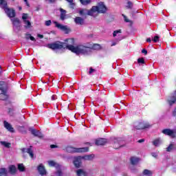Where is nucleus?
<instances>
[{"instance_id": "nucleus-1", "label": "nucleus", "mask_w": 176, "mask_h": 176, "mask_svg": "<svg viewBox=\"0 0 176 176\" xmlns=\"http://www.w3.org/2000/svg\"><path fill=\"white\" fill-rule=\"evenodd\" d=\"M65 42L67 43L66 49H68L72 53H76V54H89V53H91V48L89 47L83 45L74 46L75 45V40L74 38L66 39Z\"/></svg>"}, {"instance_id": "nucleus-2", "label": "nucleus", "mask_w": 176, "mask_h": 176, "mask_svg": "<svg viewBox=\"0 0 176 176\" xmlns=\"http://www.w3.org/2000/svg\"><path fill=\"white\" fill-rule=\"evenodd\" d=\"M0 8L4 10L5 13H6L7 16L10 19H13V17H16V10L13 8H8V1H3L1 4H0Z\"/></svg>"}, {"instance_id": "nucleus-3", "label": "nucleus", "mask_w": 176, "mask_h": 176, "mask_svg": "<svg viewBox=\"0 0 176 176\" xmlns=\"http://www.w3.org/2000/svg\"><path fill=\"white\" fill-rule=\"evenodd\" d=\"M65 45V43L57 41L47 44V47L52 50H61V49H65V47H64Z\"/></svg>"}, {"instance_id": "nucleus-4", "label": "nucleus", "mask_w": 176, "mask_h": 176, "mask_svg": "<svg viewBox=\"0 0 176 176\" xmlns=\"http://www.w3.org/2000/svg\"><path fill=\"white\" fill-rule=\"evenodd\" d=\"M66 151L68 153H85L86 152H89V147L75 148L72 146H67L66 148Z\"/></svg>"}, {"instance_id": "nucleus-5", "label": "nucleus", "mask_w": 176, "mask_h": 176, "mask_svg": "<svg viewBox=\"0 0 176 176\" xmlns=\"http://www.w3.org/2000/svg\"><path fill=\"white\" fill-rule=\"evenodd\" d=\"M95 8H96V12H98V13H102L103 14L107 13L108 10V8H107L103 2L98 3V6H95Z\"/></svg>"}, {"instance_id": "nucleus-6", "label": "nucleus", "mask_w": 176, "mask_h": 176, "mask_svg": "<svg viewBox=\"0 0 176 176\" xmlns=\"http://www.w3.org/2000/svg\"><path fill=\"white\" fill-rule=\"evenodd\" d=\"M150 127H152V125L148 122H140L135 126V129L136 130H145V129H150Z\"/></svg>"}, {"instance_id": "nucleus-7", "label": "nucleus", "mask_w": 176, "mask_h": 176, "mask_svg": "<svg viewBox=\"0 0 176 176\" xmlns=\"http://www.w3.org/2000/svg\"><path fill=\"white\" fill-rule=\"evenodd\" d=\"M22 153H28L31 159H34V151H32V146H30L29 148H21Z\"/></svg>"}, {"instance_id": "nucleus-8", "label": "nucleus", "mask_w": 176, "mask_h": 176, "mask_svg": "<svg viewBox=\"0 0 176 176\" xmlns=\"http://www.w3.org/2000/svg\"><path fill=\"white\" fill-rule=\"evenodd\" d=\"M29 131H30L31 134H32V135H34V137H38V138H43V134H42V133L34 128H29Z\"/></svg>"}, {"instance_id": "nucleus-9", "label": "nucleus", "mask_w": 176, "mask_h": 176, "mask_svg": "<svg viewBox=\"0 0 176 176\" xmlns=\"http://www.w3.org/2000/svg\"><path fill=\"white\" fill-rule=\"evenodd\" d=\"M56 28H58L59 30H61V31H65V34H69V32L71 31L67 26L63 25L60 23H58L57 21L54 22Z\"/></svg>"}, {"instance_id": "nucleus-10", "label": "nucleus", "mask_w": 176, "mask_h": 176, "mask_svg": "<svg viewBox=\"0 0 176 176\" xmlns=\"http://www.w3.org/2000/svg\"><path fill=\"white\" fill-rule=\"evenodd\" d=\"M162 133L165 135H168L169 137H171L172 138H175V132L174 131L170 129H165L162 130Z\"/></svg>"}, {"instance_id": "nucleus-11", "label": "nucleus", "mask_w": 176, "mask_h": 176, "mask_svg": "<svg viewBox=\"0 0 176 176\" xmlns=\"http://www.w3.org/2000/svg\"><path fill=\"white\" fill-rule=\"evenodd\" d=\"M73 164L76 168H80L82 166V157H76L73 161Z\"/></svg>"}, {"instance_id": "nucleus-12", "label": "nucleus", "mask_w": 176, "mask_h": 176, "mask_svg": "<svg viewBox=\"0 0 176 176\" xmlns=\"http://www.w3.org/2000/svg\"><path fill=\"white\" fill-rule=\"evenodd\" d=\"M3 124H4L5 129H6L8 131H10V133H14V128H13V126H12V124H10L6 120L3 121Z\"/></svg>"}, {"instance_id": "nucleus-13", "label": "nucleus", "mask_w": 176, "mask_h": 176, "mask_svg": "<svg viewBox=\"0 0 176 176\" xmlns=\"http://www.w3.org/2000/svg\"><path fill=\"white\" fill-rule=\"evenodd\" d=\"M37 170L40 174V175H46V169H45V166L43 164H40L37 167Z\"/></svg>"}, {"instance_id": "nucleus-14", "label": "nucleus", "mask_w": 176, "mask_h": 176, "mask_svg": "<svg viewBox=\"0 0 176 176\" xmlns=\"http://www.w3.org/2000/svg\"><path fill=\"white\" fill-rule=\"evenodd\" d=\"M107 142L108 141L105 138H98L96 140L95 144L98 146L105 145Z\"/></svg>"}, {"instance_id": "nucleus-15", "label": "nucleus", "mask_w": 176, "mask_h": 176, "mask_svg": "<svg viewBox=\"0 0 176 176\" xmlns=\"http://www.w3.org/2000/svg\"><path fill=\"white\" fill-rule=\"evenodd\" d=\"M169 105H173L176 102V90L170 96V99L168 100Z\"/></svg>"}, {"instance_id": "nucleus-16", "label": "nucleus", "mask_w": 176, "mask_h": 176, "mask_svg": "<svg viewBox=\"0 0 176 176\" xmlns=\"http://www.w3.org/2000/svg\"><path fill=\"white\" fill-rule=\"evenodd\" d=\"M74 23H76V24H77V25H84L85 19H83L80 16H76L74 19Z\"/></svg>"}, {"instance_id": "nucleus-17", "label": "nucleus", "mask_w": 176, "mask_h": 176, "mask_svg": "<svg viewBox=\"0 0 176 176\" xmlns=\"http://www.w3.org/2000/svg\"><path fill=\"white\" fill-rule=\"evenodd\" d=\"M8 170L11 175H16V173H17V168H16L15 165H10Z\"/></svg>"}, {"instance_id": "nucleus-18", "label": "nucleus", "mask_w": 176, "mask_h": 176, "mask_svg": "<svg viewBox=\"0 0 176 176\" xmlns=\"http://www.w3.org/2000/svg\"><path fill=\"white\" fill-rule=\"evenodd\" d=\"M2 93L0 94V100L1 101H6V100H8V98H9V96L8 94H6V91H5V89H3V90H1Z\"/></svg>"}, {"instance_id": "nucleus-19", "label": "nucleus", "mask_w": 176, "mask_h": 176, "mask_svg": "<svg viewBox=\"0 0 176 176\" xmlns=\"http://www.w3.org/2000/svg\"><path fill=\"white\" fill-rule=\"evenodd\" d=\"M130 160H131V164L133 166H135V164H138V162H140V158L135 157H131Z\"/></svg>"}, {"instance_id": "nucleus-20", "label": "nucleus", "mask_w": 176, "mask_h": 176, "mask_svg": "<svg viewBox=\"0 0 176 176\" xmlns=\"http://www.w3.org/2000/svg\"><path fill=\"white\" fill-rule=\"evenodd\" d=\"M96 9L97 8H96L95 6H93L90 10H87V14L88 16H93V14H94V13L97 12Z\"/></svg>"}, {"instance_id": "nucleus-21", "label": "nucleus", "mask_w": 176, "mask_h": 176, "mask_svg": "<svg viewBox=\"0 0 176 176\" xmlns=\"http://www.w3.org/2000/svg\"><path fill=\"white\" fill-rule=\"evenodd\" d=\"M11 21H12L13 25H15V27L20 26V19L19 18H14L13 19H11Z\"/></svg>"}, {"instance_id": "nucleus-22", "label": "nucleus", "mask_w": 176, "mask_h": 176, "mask_svg": "<svg viewBox=\"0 0 176 176\" xmlns=\"http://www.w3.org/2000/svg\"><path fill=\"white\" fill-rule=\"evenodd\" d=\"M77 176H87V173L83 169H78L76 171Z\"/></svg>"}, {"instance_id": "nucleus-23", "label": "nucleus", "mask_w": 176, "mask_h": 176, "mask_svg": "<svg viewBox=\"0 0 176 176\" xmlns=\"http://www.w3.org/2000/svg\"><path fill=\"white\" fill-rule=\"evenodd\" d=\"M60 20L62 21L65 20V14L67 13V11H65V10L63 8H60Z\"/></svg>"}, {"instance_id": "nucleus-24", "label": "nucleus", "mask_w": 176, "mask_h": 176, "mask_svg": "<svg viewBox=\"0 0 176 176\" xmlns=\"http://www.w3.org/2000/svg\"><path fill=\"white\" fill-rule=\"evenodd\" d=\"M0 176H8V170L5 168H0Z\"/></svg>"}, {"instance_id": "nucleus-25", "label": "nucleus", "mask_w": 176, "mask_h": 176, "mask_svg": "<svg viewBox=\"0 0 176 176\" xmlns=\"http://www.w3.org/2000/svg\"><path fill=\"white\" fill-rule=\"evenodd\" d=\"M143 175H146V176H152L153 175V173L151 172V170H148V169H144L142 173Z\"/></svg>"}, {"instance_id": "nucleus-26", "label": "nucleus", "mask_w": 176, "mask_h": 176, "mask_svg": "<svg viewBox=\"0 0 176 176\" xmlns=\"http://www.w3.org/2000/svg\"><path fill=\"white\" fill-rule=\"evenodd\" d=\"M123 146L120 145V143L119 142V140H116L114 142V148L115 149H119V148H122Z\"/></svg>"}, {"instance_id": "nucleus-27", "label": "nucleus", "mask_w": 176, "mask_h": 176, "mask_svg": "<svg viewBox=\"0 0 176 176\" xmlns=\"http://www.w3.org/2000/svg\"><path fill=\"white\" fill-rule=\"evenodd\" d=\"M18 170L21 173H23V171H25V167H24V164H18Z\"/></svg>"}, {"instance_id": "nucleus-28", "label": "nucleus", "mask_w": 176, "mask_h": 176, "mask_svg": "<svg viewBox=\"0 0 176 176\" xmlns=\"http://www.w3.org/2000/svg\"><path fill=\"white\" fill-rule=\"evenodd\" d=\"M80 2L82 3V5H84L85 6H86L91 3V0H80Z\"/></svg>"}, {"instance_id": "nucleus-29", "label": "nucleus", "mask_w": 176, "mask_h": 176, "mask_svg": "<svg viewBox=\"0 0 176 176\" xmlns=\"http://www.w3.org/2000/svg\"><path fill=\"white\" fill-rule=\"evenodd\" d=\"M174 149V144L171 143L169 146L166 148V152H171Z\"/></svg>"}, {"instance_id": "nucleus-30", "label": "nucleus", "mask_w": 176, "mask_h": 176, "mask_svg": "<svg viewBox=\"0 0 176 176\" xmlns=\"http://www.w3.org/2000/svg\"><path fill=\"white\" fill-rule=\"evenodd\" d=\"M1 145H3L6 148H10L12 146V144L6 142H1Z\"/></svg>"}, {"instance_id": "nucleus-31", "label": "nucleus", "mask_w": 176, "mask_h": 176, "mask_svg": "<svg viewBox=\"0 0 176 176\" xmlns=\"http://www.w3.org/2000/svg\"><path fill=\"white\" fill-rule=\"evenodd\" d=\"M92 49H94V50H100L101 49V45L99 44H94Z\"/></svg>"}, {"instance_id": "nucleus-32", "label": "nucleus", "mask_w": 176, "mask_h": 176, "mask_svg": "<svg viewBox=\"0 0 176 176\" xmlns=\"http://www.w3.org/2000/svg\"><path fill=\"white\" fill-rule=\"evenodd\" d=\"M133 5H134V4H133V2H131V1H128L126 8V9H133Z\"/></svg>"}, {"instance_id": "nucleus-33", "label": "nucleus", "mask_w": 176, "mask_h": 176, "mask_svg": "<svg viewBox=\"0 0 176 176\" xmlns=\"http://www.w3.org/2000/svg\"><path fill=\"white\" fill-rule=\"evenodd\" d=\"M85 160H91L92 159H94V155L91 154V155H86L85 157Z\"/></svg>"}, {"instance_id": "nucleus-34", "label": "nucleus", "mask_w": 176, "mask_h": 176, "mask_svg": "<svg viewBox=\"0 0 176 176\" xmlns=\"http://www.w3.org/2000/svg\"><path fill=\"white\" fill-rule=\"evenodd\" d=\"M153 144L155 145V146H159L160 145V140L156 139L153 142Z\"/></svg>"}, {"instance_id": "nucleus-35", "label": "nucleus", "mask_w": 176, "mask_h": 176, "mask_svg": "<svg viewBox=\"0 0 176 176\" xmlns=\"http://www.w3.org/2000/svg\"><path fill=\"white\" fill-rule=\"evenodd\" d=\"M14 109L13 108H8V114L10 116H13V115H14Z\"/></svg>"}, {"instance_id": "nucleus-36", "label": "nucleus", "mask_w": 176, "mask_h": 176, "mask_svg": "<svg viewBox=\"0 0 176 176\" xmlns=\"http://www.w3.org/2000/svg\"><path fill=\"white\" fill-rule=\"evenodd\" d=\"M26 39H30V41H35V37L31 36L30 34H26Z\"/></svg>"}, {"instance_id": "nucleus-37", "label": "nucleus", "mask_w": 176, "mask_h": 176, "mask_svg": "<svg viewBox=\"0 0 176 176\" xmlns=\"http://www.w3.org/2000/svg\"><path fill=\"white\" fill-rule=\"evenodd\" d=\"M138 64H145V59L144 58H140L138 59Z\"/></svg>"}, {"instance_id": "nucleus-38", "label": "nucleus", "mask_w": 176, "mask_h": 176, "mask_svg": "<svg viewBox=\"0 0 176 176\" xmlns=\"http://www.w3.org/2000/svg\"><path fill=\"white\" fill-rule=\"evenodd\" d=\"M79 14L80 16H87V12H86L85 10H80L79 11Z\"/></svg>"}, {"instance_id": "nucleus-39", "label": "nucleus", "mask_w": 176, "mask_h": 176, "mask_svg": "<svg viewBox=\"0 0 176 176\" xmlns=\"http://www.w3.org/2000/svg\"><path fill=\"white\" fill-rule=\"evenodd\" d=\"M57 176H63V171L59 169L56 172Z\"/></svg>"}, {"instance_id": "nucleus-40", "label": "nucleus", "mask_w": 176, "mask_h": 176, "mask_svg": "<svg viewBox=\"0 0 176 176\" xmlns=\"http://www.w3.org/2000/svg\"><path fill=\"white\" fill-rule=\"evenodd\" d=\"M49 166H51V167H54L56 166V162L54 161H49Z\"/></svg>"}, {"instance_id": "nucleus-41", "label": "nucleus", "mask_w": 176, "mask_h": 176, "mask_svg": "<svg viewBox=\"0 0 176 176\" xmlns=\"http://www.w3.org/2000/svg\"><path fill=\"white\" fill-rule=\"evenodd\" d=\"M25 24H27V27H28V28H30V27H31V22L28 20H25L24 21Z\"/></svg>"}, {"instance_id": "nucleus-42", "label": "nucleus", "mask_w": 176, "mask_h": 176, "mask_svg": "<svg viewBox=\"0 0 176 176\" xmlns=\"http://www.w3.org/2000/svg\"><path fill=\"white\" fill-rule=\"evenodd\" d=\"M120 32H122V30H115L114 32H113V36H116V34H119V33H120Z\"/></svg>"}, {"instance_id": "nucleus-43", "label": "nucleus", "mask_w": 176, "mask_h": 176, "mask_svg": "<svg viewBox=\"0 0 176 176\" xmlns=\"http://www.w3.org/2000/svg\"><path fill=\"white\" fill-rule=\"evenodd\" d=\"M159 36H155L154 38L153 39V41L156 43V42H159Z\"/></svg>"}, {"instance_id": "nucleus-44", "label": "nucleus", "mask_w": 176, "mask_h": 176, "mask_svg": "<svg viewBox=\"0 0 176 176\" xmlns=\"http://www.w3.org/2000/svg\"><path fill=\"white\" fill-rule=\"evenodd\" d=\"M22 19H23V21H25V20H27V19H28V14H23Z\"/></svg>"}, {"instance_id": "nucleus-45", "label": "nucleus", "mask_w": 176, "mask_h": 176, "mask_svg": "<svg viewBox=\"0 0 176 176\" xmlns=\"http://www.w3.org/2000/svg\"><path fill=\"white\" fill-rule=\"evenodd\" d=\"M122 17H124V20L125 23H130V21L129 20V19H127V16H126V15L122 14Z\"/></svg>"}, {"instance_id": "nucleus-46", "label": "nucleus", "mask_w": 176, "mask_h": 176, "mask_svg": "<svg viewBox=\"0 0 176 176\" xmlns=\"http://www.w3.org/2000/svg\"><path fill=\"white\" fill-rule=\"evenodd\" d=\"M45 25L47 27H49L50 25H52V21H50V20L46 21H45Z\"/></svg>"}, {"instance_id": "nucleus-47", "label": "nucleus", "mask_w": 176, "mask_h": 176, "mask_svg": "<svg viewBox=\"0 0 176 176\" xmlns=\"http://www.w3.org/2000/svg\"><path fill=\"white\" fill-rule=\"evenodd\" d=\"M93 72H96V69H93V67H90L89 72V75H91V74H93Z\"/></svg>"}, {"instance_id": "nucleus-48", "label": "nucleus", "mask_w": 176, "mask_h": 176, "mask_svg": "<svg viewBox=\"0 0 176 176\" xmlns=\"http://www.w3.org/2000/svg\"><path fill=\"white\" fill-rule=\"evenodd\" d=\"M142 53L144 54V56H146V54H148V51L146 49H143Z\"/></svg>"}, {"instance_id": "nucleus-49", "label": "nucleus", "mask_w": 176, "mask_h": 176, "mask_svg": "<svg viewBox=\"0 0 176 176\" xmlns=\"http://www.w3.org/2000/svg\"><path fill=\"white\" fill-rule=\"evenodd\" d=\"M57 100V96L56 95H52V101H56Z\"/></svg>"}, {"instance_id": "nucleus-50", "label": "nucleus", "mask_w": 176, "mask_h": 176, "mask_svg": "<svg viewBox=\"0 0 176 176\" xmlns=\"http://www.w3.org/2000/svg\"><path fill=\"white\" fill-rule=\"evenodd\" d=\"M50 148L51 149H54V148H58V146H57L56 144H51Z\"/></svg>"}, {"instance_id": "nucleus-51", "label": "nucleus", "mask_w": 176, "mask_h": 176, "mask_svg": "<svg viewBox=\"0 0 176 176\" xmlns=\"http://www.w3.org/2000/svg\"><path fill=\"white\" fill-rule=\"evenodd\" d=\"M67 2L70 3L72 6H75V3H74V0H66Z\"/></svg>"}, {"instance_id": "nucleus-52", "label": "nucleus", "mask_w": 176, "mask_h": 176, "mask_svg": "<svg viewBox=\"0 0 176 176\" xmlns=\"http://www.w3.org/2000/svg\"><path fill=\"white\" fill-rule=\"evenodd\" d=\"M138 142H139V144H141V143H142V142H145V140H144V139L139 140L138 141Z\"/></svg>"}, {"instance_id": "nucleus-53", "label": "nucleus", "mask_w": 176, "mask_h": 176, "mask_svg": "<svg viewBox=\"0 0 176 176\" xmlns=\"http://www.w3.org/2000/svg\"><path fill=\"white\" fill-rule=\"evenodd\" d=\"M24 2H25L26 6L30 8V3H28V0H24Z\"/></svg>"}, {"instance_id": "nucleus-54", "label": "nucleus", "mask_w": 176, "mask_h": 176, "mask_svg": "<svg viewBox=\"0 0 176 176\" xmlns=\"http://www.w3.org/2000/svg\"><path fill=\"white\" fill-rule=\"evenodd\" d=\"M173 116H176V107L175 108V109L173 111Z\"/></svg>"}, {"instance_id": "nucleus-55", "label": "nucleus", "mask_w": 176, "mask_h": 176, "mask_svg": "<svg viewBox=\"0 0 176 176\" xmlns=\"http://www.w3.org/2000/svg\"><path fill=\"white\" fill-rule=\"evenodd\" d=\"M37 36L40 38L41 39H43V34H38Z\"/></svg>"}, {"instance_id": "nucleus-56", "label": "nucleus", "mask_w": 176, "mask_h": 176, "mask_svg": "<svg viewBox=\"0 0 176 176\" xmlns=\"http://www.w3.org/2000/svg\"><path fill=\"white\" fill-rule=\"evenodd\" d=\"M146 42H148V43H151V42H152V40L151 39V38H148L146 39Z\"/></svg>"}, {"instance_id": "nucleus-57", "label": "nucleus", "mask_w": 176, "mask_h": 176, "mask_svg": "<svg viewBox=\"0 0 176 176\" xmlns=\"http://www.w3.org/2000/svg\"><path fill=\"white\" fill-rule=\"evenodd\" d=\"M152 156H153V157H157V155H156V153H152Z\"/></svg>"}, {"instance_id": "nucleus-58", "label": "nucleus", "mask_w": 176, "mask_h": 176, "mask_svg": "<svg viewBox=\"0 0 176 176\" xmlns=\"http://www.w3.org/2000/svg\"><path fill=\"white\" fill-rule=\"evenodd\" d=\"M50 3H54L56 2V0H48Z\"/></svg>"}, {"instance_id": "nucleus-59", "label": "nucleus", "mask_w": 176, "mask_h": 176, "mask_svg": "<svg viewBox=\"0 0 176 176\" xmlns=\"http://www.w3.org/2000/svg\"><path fill=\"white\" fill-rule=\"evenodd\" d=\"M6 0H0V5H2V3L4 2Z\"/></svg>"}, {"instance_id": "nucleus-60", "label": "nucleus", "mask_w": 176, "mask_h": 176, "mask_svg": "<svg viewBox=\"0 0 176 176\" xmlns=\"http://www.w3.org/2000/svg\"><path fill=\"white\" fill-rule=\"evenodd\" d=\"M2 73V67L0 66V74Z\"/></svg>"}, {"instance_id": "nucleus-61", "label": "nucleus", "mask_w": 176, "mask_h": 176, "mask_svg": "<svg viewBox=\"0 0 176 176\" xmlns=\"http://www.w3.org/2000/svg\"><path fill=\"white\" fill-rule=\"evenodd\" d=\"M86 144L87 145H90L91 146V143L87 142Z\"/></svg>"}, {"instance_id": "nucleus-62", "label": "nucleus", "mask_w": 176, "mask_h": 176, "mask_svg": "<svg viewBox=\"0 0 176 176\" xmlns=\"http://www.w3.org/2000/svg\"><path fill=\"white\" fill-rule=\"evenodd\" d=\"M0 90H3V87H0Z\"/></svg>"}, {"instance_id": "nucleus-63", "label": "nucleus", "mask_w": 176, "mask_h": 176, "mask_svg": "<svg viewBox=\"0 0 176 176\" xmlns=\"http://www.w3.org/2000/svg\"><path fill=\"white\" fill-rule=\"evenodd\" d=\"M25 134H27V131H25Z\"/></svg>"}, {"instance_id": "nucleus-64", "label": "nucleus", "mask_w": 176, "mask_h": 176, "mask_svg": "<svg viewBox=\"0 0 176 176\" xmlns=\"http://www.w3.org/2000/svg\"><path fill=\"white\" fill-rule=\"evenodd\" d=\"M19 10H21V7L19 8Z\"/></svg>"}]
</instances>
